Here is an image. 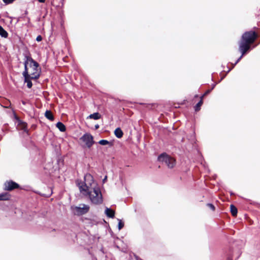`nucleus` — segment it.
Masks as SVG:
<instances>
[{"label":"nucleus","instance_id":"obj_1","mask_svg":"<svg viewBox=\"0 0 260 260\" xmlns=\"http://www.w3.org/2000/svg\"><path fill=\"white\" fill-rule=\"evenodd\" d=\"M76 184L80 192L83 196L88 197L90 202L95 205L101 204L103 202V196L100 188L90 174L84 175V182L77 180Z\"/></svg>","mask_w":260,"mask_h":260},{"label":"nucleus","instance_id":"obj_2","mask_svg":"<svg viewBox=\"0 0 260 260\" xmlns=\"http://www.w3.org/2000/svg\"><path fill=\"white\" fill-rule=\"evenodd\" d=\"M26 60L24 61V71L23 75L31 76V79H37L40 75L41 69L39 64L32 58L29 56L25 57Z\"/></svg>","mask_w":260,"mask_h":260},{"label":"nucleus","instance_id":"obj_3","mask_svg":"<svg viewBox=\"0 0 260 260\" xmlns=\"http://www.w3.org/2000/svg\"><path fill=\"white\" fill-rule=\"evenodd\" d=\"M257 36L253 31L246 32L242 38L239 44V51L241 52V56L238 59L237 63L242 58L243 55L249 49L250 45L255 40Z\"/></svg>","mask_w":260,"mask_h":260},{"label":"nucleus","instance_id":"obj_4","mask_svg":"<svg viewBox=\"0 0 260 260\" xmlns=\"http://www.w3.org/2000/svg\"><path fill=\"white\" fill-rule=\"evenodd\" d=\"M89 206L84 204H80L78 206H73L71 207L72 213L74 215L78 216L85 214L89 211Z\"/></svg>","mask_w":260,"mask_h":260},{"label":"nucleus","instance_id":"obj_5","mask_svg":"<svg viewBox=\"0 0 260 260\" xmlns=\"http://www.w3.org/2000/svg\"><path fill=\"white\" fill-rule=\"evenodd\" d=\"M158 159L159 161L164 163L169 168H173L176 165L175 159L165 153L160 155Z\"/></svg>","mask_w":260,"mask_h":260},{"label":"nucleus","instance_id":"obj_6","mask_svg":"<svg viewBox=\"0 0 260 260\" xmlns=\"http://www.w3.org/2000/svg\"><path fill=\"white\" fill-rule=\"evenodd\" d=\"M81 140L86 144L88 148L90 147L93 144V137L89 134H84L81 138Z\"/></svg>","mask_w":260,"mask_h":260},{"label":"nucleus","instance_id":"obj_7","mask_svg":"<svg viewBox=\"0 0 260 260\" xmlns=\"http://www.w3.org/2000/svg\"><path fill=\"white\" fill-rule=\"evenodd\" d=\"M18 186V184L13 181H8L5 183V189L7 190H11Z\"/></svg>","mask_w":260,"mask_h":260},{"label":"nucleus","instance_id":"obj_8","mask_svg":"<svg viewBox=\"0 0 260 260\" xmlns=\"http://www.w3.org/2000/svg\"><path fill=\"white\" fill-rule=\"evenodd\" d=\"M105 213L106 214V215L109 217L113 218L114 217V211L110 208H106L105 209Z\"/></svg>","mask_w":260,"mask_h":260},{"label":"nucleus","instance_id":"obj_9","mask_svg":"<svg viewBox=\"0 0 260 260\" xmlns=\"http://www.w3.org/2000/svg\"><path fill=\"white\" fill-rule=\"evenodd\" d=\"M25 79V82L27 83V86L28 88H30L32 87V83L30 81L31 79V76H23Z\"/></svg>","mask_w":260,"mask_h":260},{"label":"nucleus","instance_id":"obj_10","mask_svg":"<svg viewBox=\"0 0 260 260\" xmlns=\"http://www.w3.org/2000/svg\"><path fill=\"white\" fill-rule=\"evenodd\" d=\"M114 134L118 138H121L122 137L123 133L120 128H117L114 131Z\"/></svg>","mask_w":260,"mask_h":260},{"label":"nucleus","instance_id":"obj_11","mask_svg":"<svg viewBox=\"0 0 260 260\" xmlns=\"http://www.w3.org/2000/svg\"><path fill=\"white\" fill-rule=\"evenodd\" d=\"M10 194L8 193H3L0 194V201H7L9 200Z\"/></svg>","mask_w":260,"mask_h":260},{"label":"nucleus","instance_id":"obj_12","mask_svg":"<svg viewBox=\"0 0 260 260\" xmlns=\"http://www.w3.org/2000/svg\"><path fill=\"white\" fill-rule=\"evenodd\" d=\"M45 117L50 120L53 121L54 120V116L50 111L47 110L45 113Z\"/></svg>","mask_w":260,"mask_h":260},{"label":"nucleus","instance_id":"obj_13","mask_svg":"<svg viewBox=\"0 0 260 260\" xmlns=\"http://www.w3.org/2000/svg\"><path fill=\"white\" fill-rule=\"evenodd\" d=\"M56 126L60 132H63L66 131L65 125L61 122H57Z\"/></svg>","mask_w":260,"mask_h":260},{"label":"nucleus","instance_id":"obj_14","mask_svg":"<svg viewBox=\"0 0 260 260\" xmlns=\"http://www.w3.org/2000/svg\"><path fill=\"white\" fill-rule=\"evenodd\" d=\"M88 118H90V119H93L95 120H97V119H99L101 118V115L99 113L96 112V113H94L92 114H90L88 117Z\"/></svg>","mask_w":260,"mask_h":260},{"label":"nucleus","instance_id":"obj_15","mask_svg":"<svg viewBox=\"0 0 260 260\" xmlns=\"http://www.w3.org/2000/svg\"><path fill=\"white\" fill-rule=\"evenodd\" d=\"M230 209L232 214L233 216L237 215V209L235 206H234L233 205H231L230 206Z\"/></svg>","mask_w":260,"mask_h":260},{"label":"nucleus","instance_id":"obj_16","mask_svg":"<svg viewBox=\"0 0 260 260\" xmlns=\"http://www.w3.org/2000/svg\"><path fill=\"white\" fill-rule=\"evenodd\" d=\"M0 35L4 38H7L8 36V33L1 26H0Z\"/></svg>","mask_w":260,"mask_h":260},{"label":"nucleus","instance_id":"obj_17","mask_svg":"<svg viewBox=\"0 0 260 260\" xmlns=\"http://www.w3.org/2000/svg\"><path fill=\"white\" fill-rule=\"evenodd\" d=\"M203 97V96H202L201 100H200V101L196 105V106L194 107V109H195L196 111H198L200 110V107L203 104V101H202Z\"/></svg>","mask_w":260,"mask_h":260},{"label":"nucleus","instance_id":"obj_18","mask_svg":"<svg viewBox=\"0 0 260 260\" xmlns=\"http://www.w3.org/2000/svg\"><path fill=\"white\" fill-rule=\"evenodd\" d=\"M19 126L20 127L23 129L24 131H26V126H27V124L25 123V122H20L19 123Z\"/></svg>","mask_w":260,"mask_h":260},{"label":"nucleus","instance_id":"obj_19","mask_svg":"<svg viewBox=\"0 0 260 260\" xmlns=\"http://www.w3.org/2000/svg\"><path fill=\"white\" fill-rule=\"evenodd\" d=\"M99 143L102 145H106L110 144V142L106 140H101L99 142Z\"/></svg>","mask_w":260,"mask_h":260},{"label":"nucleus","instance_id":"obj_20","mask_svg":"<svg viewBox=\"0 0 260 260\" xmlns=\"http://www.w3.org/2000/svg\"><path fill=\"white\" fill-rule=\"evenodd\" d=\"M124 226V223L121 221V220H119L118 222V229L120 230Z\"/></svg>","mask_w":260,"mask_h":260},{"label":"nucleus","instance_id":"obj_21","mask_svg":"<svg viewBox=\"0 0 260 260\" xmlns=\"http://www.w3.org/2000/svg\"><path fill=\"white\" fill-rule=\"evenodd\" d=\"M207 206L210 209H211L212 211H214L215 210V207H214V206L213 204H207Z\"/></svg>","mask_w":260,"mask_h":260},{"label":"nucleus","instance_id":"obj_22","mask_svg":"<svg viewBox=\"0 0 260 260\" xmlns=\"http://www.w3.org/2000/svg\"><path fill=\"white\" fill-rule=\"evenodd\" d=\"M3 2L7 4H11L12 3L14 0H3Z\"/></svg>","mask_w":260,"mask_h":260},{"label":"nucleus","instance_id":"obj_23","mask_svg":"<svg viewBox=\"0 0 260 260\" xmlns=\"http://www.w3.org/2000/svg\"><path fill=\"white\" fill-rule=\"evenodd\" d=\"M42 40V38L41 36H38L37 38H36V40L38 42H40L41 41V40Z\"/></svg>","mask_w":260,"mask_h":260},{"label":"nucleus","instance_id":"obj_24","mask_svg":"<svg viewBox=\"0 0 260 260\" xmlns=\"http://www.w3.org/2000/svg\"><path fill=\"white\" fill-rule=\"evenodd\" d=\"M107 176H105V178H104V179L103 180V183H105V181H106L107 180Z\"/></svg>","mask_w":260,"mask_h":260},{"label":"nucleus","instance_id":"obj_25","mask_svg":"<svg viewBox=\"0 0 260 260\" xmlns=\"http://www.w3.org/2000/svg\"><path fill=\"white\" fill-rule=\"evenodd\" d=\"M210 90H207V91L205 93V94H204V95L207 94L208 93H209L210 92Z\"/></svg>","mask_w":260,"mask_h":260},{"label":"nucleus","instance_id":"obj_26","mask_svg":"<svg viewBox=\"0 0 260 260\" xmlns=\"http://www.w3.org/2000/svg\"><path fill=\"white\" fill-rule=\"evenodd\" d=\"M46 0H38V1L40 3H44Z\"/></svg>","mask_w":260,"mask_h":260},{"label":"nucleus","instance_id":"obj_27","mask_svg":"<svg viewBox=\"0 0 260 260\" xmlns=\"http://www.w3.org/2000/svg\"><path fill=\"white\" fill-rule=\"evenodd\" d=\"M99 127V125L98 124L95 125V129H98Z\"/></svg>","mask_w":260,"mask_h":260}]
</instances>
